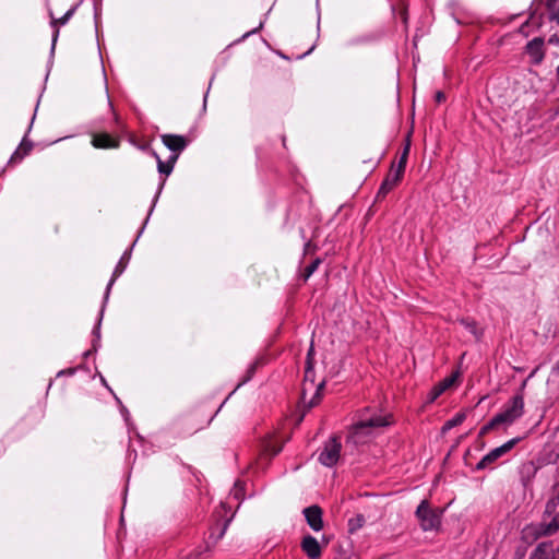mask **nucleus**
<instances>
[{"instance_id": "obj_1", "label": "nucleus", "mask_w": 559, "mask_h": 559, "mask_svg": "<svg viewBox=\"0 0 559 559\" xmlns=\"http://www.w3.org/2000/svg\"><path fill=\"white\" fill-rule=\"evenodd\" d=\"M392 415L377 409H365L352 426L348 441L354 444H364L374 438L379 429L392 425Z\"/></svg>"}, {"instance_id": "obj_2", "label": "nucleus", "mask_w": 559, "mask_h": 559, "mask_svg": "<svg viewBox=\"0 0 559 559\" xmlns=\"http://www.w3.org/2000/svg\"><path fill=\"white\" fill-rule=\"evenodd\" d=\"M524 395L521 392L513 395L480 430V435H486L491 429H507L524 415Z\"/></svg>"}, {"instance_id": "obj_3", "label": "nucleus", "mask_w": 559, "mask_h": 559, "mask_svg": "<svg viewBox=\"0 0 559 559\" xmlns=\"http://www.w3.org/2000/svg\"><path fill=\"white\" fill-rule=\"evenodd\" d=\"M416 515L424 531L438 530L441 524L442 511L431 509L427 500H423L416 510Z\"/></svg>"}, {"instance_id": "obj_4", "label": "nucleus", "mask_w": 559, "mask_h": 559, "mask_svg": "<svg viewBox=\"0 0 559 559\" xmlns=\"http://www.w3.org/2000/svg\"><path fill=\"white\" fill-rule=\"evenodd\" d=\"M312 353H313V347L311 346L308 352L307 365H306V369H305V384H304V389H302V401L305 403H308L309 407H313L319 403V400L321 397V390L323 389V385H324L323 382H320L316 386L314 395L309 401H307L306 391H307L308 382H310L311 386L314 385V379H313L314 372H313V367H312V362H311Z\"/></svg>"}, {"instance_id": "obj_5", "label": "nucleus", "mask_w": 559, "mask_h": 559, "mask_svg": "<svg viewBox=\"0 0 559 559\" xmlns=\"http://www.w3.org/2000/svg\"><path fill=\"white\" fill-rule=\"evenodd\" d=\"M519 441L520 438H513L502 445L492 449L477 463L476 468L485 469L491 467L500 457L509 453Z\"/></svg>"}, {"instance_id": "obj_6", "label": "nucleus", "mask_w": 559, "mask_h": 559, "mask_svg": "<svg viewBox=\"0 0 559 559\" xmlns=\"http://www.w3.org/2000/svg\"><path fill=\"white\" fill-rule=\"evenodd\" d=\"M340 440L336 438H331L328 442H325L323 449L319 453L318 460L322 465L326 467H332L337 463L340 459Z\"/></svg>"}, {"instance_id": "obj_7", "label": "nucleus", "mask_w": 559, "mask_h": 559, "mask_svg": "<svg viewBox=\"0 0 559 559\" xmlns=\"http://www.w3.org/2000/svg\"><path fill=\"white\" fill-rule=\"evenodd\" d=\"M546 516L549 521L546 524L545 533L552 534L559 530V489L557 495L547 502Z\"/></svg>"}, {"instance_id": "obj_8", "label": "nucleus", "mask_w": 559, "mask_h": 559, "mask_svg": "<svg viewBox=\"0 0 559 559\" xmlns=\"http://www.w3.org/2000/svg\"><path fill=\"white\" fill-rule=\"evenodd\" d=\"M525 53L530 59V62L537 66L542 62L545 56L544 51V39L535 37L526 44Z\"/></svg>"}, {"instance_id": "obj_9", "label": "nucleus", "mask_w": 559, "mask_h": 559, "mask_svg": "<svg viewBox=\"0 0 559 559\" xmlns=\"http://www.w3.org/2000/svg\"><path fill=\"white\" fill-rule=\"evenodd\" d=\"M404 155H406V153ZM404 169H405V156L402 157L396 169L391 170L390 174L386 176V178L383 180L379 192L385 194L389 191H391L401 180Z\"/></svg>"}, {"instance_id": "obj_10", "label": "nucleus", "mask_w": 559, "mask_h": 559, "mask_svg": "<svg viewBox=\"0 0 559 559\" xmlns=\"http://www.w3.org/2000/svg\"><path fill=\"white\" fill-rule=\"evenodd\" d=\"M456 379L457 373H452L433 385L427 395V403H433L442 393L454 385Z\"/></svg>"}, {"instance_id": "obj_11", "label": "nucleus", "mask_w": 559, "mask_h": 559, "mask_svg": "<svg viewBox=\"0 0 559 559\" xmlns=\"http://www.w3.org/2000/svg\"><path fill=\"white\" fill-rule=\"evenodd\" d=\"M304 515L308 525L319 532L323 528L322 510L318 506H311L304 509Z\"/></svg>"}, {"instance_id": "obj_12", "label": "nucleus", "mask_w": 559, "mask_h": 559, "mask_svg": "<svg viewBox=\"0 0 559 559\" xmlns=\"http://www.w3.org/2000/svg\"><path fill=\"white\" fill-rule=\"evenodd\" d=\"M301 549L310 559H318L321 556V546L311 535L302 538Z\"/></svg>"}, {"instance_id": "obj_13", "label": "nucleus", "mask_w": 559, "mask_h": 559, "mask_svg": "<svg viewBox=\"0 0 559 559\" xmlns=\"http://www.w3.org/2000/svg\"><path fill=\"white\" fill-rule=\"evenodd\" d=\"M162 141L173 152H180L187 145L185 138L180 135L165 134L162 136Z\"/></svg>"}, {"instance_id": "obj_14", "label": "nucleus", "mask_w": 559, "mask_h": 559, "mask_svg": "<svg viewBox=\"0 0 559 559\" xmlns=\"http://www.w3.org/2000/svg\"><path fill=\"white\" fill-rule=\"evenodd\" d=\"M92 144L97 148H111L118 146V141L107 133L95 134Z\"/></svg>"}, {"instance_id": "obj_15", "label": "nucleus", "mask_w": 559, "mask_h": 559, "mask_svg": "<svg viewBox=\"0 0 559 559\" xmlns=\"http://www.w3.org/2000/svg\"><path fill=\"white\" fill-rule=\"evenodd\" d=\"M530 559H555L554 548L550 544H539L531 554Z\"/></svg>"}, {"instance_id": "obj_16", "label": "nucleus", "mask_w": 559, "mask_h": 559, "mask_svg": "<svg viewBox=\"0 0 559 559\" xmlns=\"http://www.w3.org/2000/svg\"><path fill=\"white\" fill-rule=\"evenodd\" d=\"M128 260H129V253L124 252V254L121 257V259L119 260L118 264L116 265V267L114 270L111 280L109 281L108 286H107V294L109 293L115 281L123 273L124 269L127 267Z\"/></svg>"}, {"instance_id": "obj_17", "label": "nucleus", "mask_w": 559, "mask_h": 559, "mask_svg": "<svg viewBox=\"0 0 559 559\" xmlns=\"http://www.w3.org/2000/svg\"><path fill=\"white\" fill-rule=\"evenodd\" d=\"M466 418V415L465 413L461 412V413H457L453 418L447 420L444 423V425L442 426V433H447L448 431H450L452 428L461 425Z\"/></svg>"}, {"instance_id": "obj_18", "label": "nucleus", "mask_w": 559, "mask_h": 559, "mask_svg": "<svg viewBox=\"0 0 559 559\" xmlns=\"http://www.w3.org/2000/svg\"><path fill=\"white\" fill-rule=\"evenodd\" d=\"M546 5L549 10V19L559 24V0H546Z\"/></svg>"}, {"instance_id": "obj_19", "label": "nucleus", "mask_w": 559, "mask_h": 559, "mask_svg": "<svg viewBox=\"0 0 559 559\" xmlns=\"http://www.w3.org/2000/svg\"><path fill=\"white\" fill-rule=\"evenodd\" d=\"M78 7H79V4L73 5L61 17H59L58 20H53L52 25L53 26H56L57 24L66 25L69 22V20L73 16V14L75 13Z\"/></svg>"}, {"instance_id": "obj_20", "label": "nucleus", "mask_w": 559, "mask_h": 559, "mask_svg": "<svg viewBox=\"0 0 559 559\" xmlns=\"http://www.w3.org/2000/svg\"><path fill=\"white\" fill-rule=\"evenodd\" d=\"M156 159H157V166H158V171L160 174H164L166 176L170 175V173L173 171V168H174V165L171 162H168V163H165L163 162L158 155H155Z\"/></svg>"}, {"instance_id": "obj_21", "label": "nucleus", "mask_w": 559, "mask_h": 559, "mask_svg": "<svg viewBox=\"0 0 559 559\" xmlns=\"http://www.w3.org/2000/svg\"><path fill=\"white\" fill-rule=\"evenodd\" d=\"M460 323L474 336H478V329L474 321H471L468 319H462L460 320Z\"/></svg>"}, {"instance_id": "obj_22", "label": "nucleus", "mask_w": 559, "mask_h": 559, "mask_svg": "<svg viewBox=\"0 0 559 559\" xmlns=\"http://www.w3.org/2000/svg\"><path fill=\"white\" fill-rule=\"evenodd\" d=\"M319 263L320 260H316L306 267V278H308L318 269Z\"/></svg>"}, {"instance_id": "obj_23", "label": "nucleus", "mask_w": 559, "mask_h": 559, "mask_svg": "<svg viewBox=\"0 0 559 559\" xmlns=\"http://www.w3.org/2000/svg\"><path fill=\"white\" fill-rule=\"evenodd\" d=\"M370 40V37L369 36H361V37H357V38H354L349 41L350 45H358V44H364V43H367Z\"/></svg>"}, {"instance_id": "obj_24", "label": "nucleus", "mask_w": 559, "mask_h": 559, "mask_svg": "<svg viewBox=\"0 0 559 559\" xmlns=\"http://www.w3.org/2000/svg\"><path fill=\"white\" fill-rule=\"evenodd\" d=\"M435 99L438 104L443 103L445 100V95L443 92L438 91L435 95Z\"/></svg>"}, {"instance_id": "obj_25", "label": "nucleus", "mask_w": 559, "mask_h": 559, "mask_svg": "<svg viewBox=\"0 0 559 559\" xmlns=\"http://www.w3.org/2000/svg\"><path fill=\"white\" fill-rule=\"evenodd\" d=\"M261 27H262V23H260V25H259V27H258V28H254V29H253V31H251V32H247V33L242 36V38H246V37H248L250 34L255 33V32H257V31H259Z\"/></svg>"}, {"instance_id": "obj_26", "label": "nucleus", "mask_w": 559, "mask_h": 559, "mask_svg": "<svg viewBox=\"0 0 559 559\" xmlns=\"http://www.w3.org/2000/svg\"><path fill=\"white\" fill-rule=\"evenodd\" d=\"M552 374H559V360L556 362L551 371Z\"/></svg>"}, {"instance_id": "obj_27", "label": "nucleus", "mask_w": 559, "mask_h": 559, "mask_svg": "<svg viewBox=\"0 0 559 559\" xmlns=\"http://www.w3.org/2000/svg\"><path fill=\"white\" fill-rule=\"evenodd\" d=\"M311 50H312V48H310L308 51L304 52L302 55L297 56L296 58H297V59H301V58H304L305 56H307L308 53H310V51H311Z\"/></svg>"}, {"instance_id": "obj_28", "label": "nucleus", "mask_w": 559, "mask_h": 559, "mask_svg": "<svg viewBox=\"0 0 559 559\" xmlns=\"http://www.w3.org/2000/svg\"><path fill=\"white\" fill-rule=\"evenodd\" d=\"M17 157H19L20 159H22V157H23V156H20L19 151H16V152L13 154L12 159H15V158H17Z\"/></svg>"}, {"instance_id": "obj_29", "label": "nucleus", "mask_w": 559, "mask_h": 559, "mask_svg": "<svg viewBox=\"0 0 559 559\" xmlns=\"http://www.w3.org/2000/svg\"><path fill=\"white\" fill-rule=\"evenodd\" d=\"M58 34H59V31H58V29H56L55 37H57V36H58ZM53 39L56 40V38H53Z\"/></svg>"}, {"instance_id": "obj_30", "label": "nucleus", "mask_w": 559, "mask_h": 559, "mask_svg": "<svg viewBox=\"0 0 559 559\" xmlns=\"http://www.w3.org/2000/svg\"><path fill=\"white\" fill-rule=\"evenodd\" d=\"M557 554H558V559H559V546H558V549H557Z\"/></svg>"}, {"instance_id": "obj_31", "label": "nucleus", "mask_w": 559, "mask_h": 559, "mask_svg": "<svg viewBox=\"0 0 559 559\" xmlns=\"http://www.w3.org/2000/svg\"><path fill=\"white\" fill-rule=\"evenodd\" d=\"M556 70H559V64H558V68Z\"/></svg>"}]
</instances>
